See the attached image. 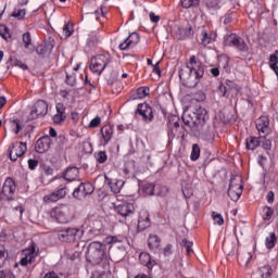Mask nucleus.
Returning a JSON list of instances; mask_svg holds the SVG:
<instances>
[{"label":"nucleus","instance_id":"1","mask_svg":"<svg viewBox=\"0 0 278 278\" xmlns=\"http://www.w3.org/2000/svg\"><path fill=\"white\" fill-rule=\"evenodd\" d=\"M207 121H210V114H207V110L202 106L187 110L182 114V123L191 127L192 131L195 136L200 137L201 140L210 142V140H214V134Z\"/></svg>","mask_w":278,"mask_h":278},{"label":"nucleus","instance_id":"2","mask_svg":"<svg viewBox=\"0 0 278 278\" xmlns=\"http://www.w3.org/2000/svg\"><path fill=\"white\" fill-rule=\"evenodd\" d=\"M179 79L186 88H197L203 75H205V68L203 64L197 60V56H191L189 63L180 67Z\"/></svg>","mask_w":278,"mask_h":278},{"label":"nucleus","instance_id":"3","mask_svg":"<svg viewBox=\"0 0 278 278\" xmlns=\"http://www.w3.org/2000/svg\"><path fill=\"white\" fill-rule=\"evenodd\" d=\"M87 260L90 264H101V262L108 260L105 247L99 241L91 242L87 251Z\"/></svg>","mask_w":278,"mask_h":278},{"label":"nucleus","instance_id":"4","mask_svg":"<svg viewBox=\"0 0 278 278\" xmlns=\"http://www.w3.org/2000/svg\"><path fill=\"white\" fill-rule=\"evenodd\" d=\"M112 55L110 53L98 54L91 59L89 68L91 73L96 75H101L105 71V67L111 64Z\"/></svg>","mask_w":278,"mask_h":278},{"label":"nucleus","instance_id":"5","mask_svg":"<svg viewBox=\"0 0 278 278\" xmlns=\"http://www.w3.org/2000/svg\"><path fill=\"white\" fill-rule=\"evenodd\" d=\"M51 216L52 218H55L58 223H62L63 225H66V223H71V218H73V214H71V206L66 204L56 206L51 212Z\"/></svg>","mask_w":278,"mask_h":278},{"label":"nucleus","instance_id":"6","mask_svg":"<svg viewBox=\"0 0 278 278\" xmlns=\"http://www.w3.org/2000/svg\"><path fill=\"white\" fill-rule=\"evenodd\" d=\"M226 47H235L238 49V51H241L242 53H248L249 46H247V42H244V39H242L240 36L236 34H230L225 39Z\"/></svg>","mask_w":278,"mask_h":278},{"label":"nucleus","instance_id":"7","mask_svg":"<svg viewBox=\"0 0 278 278\" xmlns=\"http://www.w3.org/2000/svg\"><path fill=\"white\" fill-rule=\"evenodd\" d=\"M14 192H16V184L12 178H8L0 191V201H12L14 199Z\"/></svg>","mask_w":278,"mask_h":278},{"label":"nucleus","instance_id":"8","mask_svg":"<svg viewBox=\"0 0 278 278\" xmlns=\"http://www.w3.org/2000/svg\"><path fill=\"white\" fill-rule=\"evenodd\" d=\"M49 112V104L45 100H38L31 108L29 119L36 121V118H40V116H47Z\"/></svg>","mask_w":278,"mask_h":278},{"label":"nucleus","instance_id":"9","mask_svg":"<svg viewBox=\"0 0 278 278\" xmlns=\"http://www.w3.org/2000/svg\"><path fill=\"white\" fill-rule=\"evenodd\" d=\"M27 152V143L15 141L12 147L9 148V157L11 162H16L18 157H23Z\"/></svg>","mask_w":278,"mask_h":278},{"label":"nucleus","instance_id":"10","mask_svg":"<svg viewBox=\"0 0 278 278\" xmlns=\"http://www.w3.org/2000/svg\"><path fill=\"white\" fill-rule=\"evenodd\" d=\"M23 257L20 261L21 266H27L28 264H34L36 262V257H38V252H36V243H31V245L22 252Z\"/></svg>","mask_w":278,"mask_h":278},{"label":"nucleus","instance_id":"11","mask_svg":"<svg viewBox=\"0 0 278 278\" xmlns=\"http://www.w3.org/2000/svg\"><path fill=\"white\" fill-rule=\"evenodd\" d=\"M135 114L141 116L144 123H151L153 121V109L148 103L138 104Z\"/></svg>","mask_w":278,"mask_h":278},{"label":"nucleus","instance_id":"12","mask_svg":"<svg viewBox=\"0 0 278 278\" xmlns=\"http://www.w3.org/2000/svg\"><path fill=\"white\" fill-rule=\"evenodd\" d=\"M140 42V35L137 33H131L123 42L119 43L121 51H129V49H134L136 45Z\"/></svg>","mask_w":278,"mask_h":278},{"label":"nucleus","instance_id":"13","mask_svg":"<svg viewBox=\"0 0 278 278\" xmlns=\"http://www.w3.org/2000/svg\"><path fill=\"white\" fill-rule=\"evenodd\" d=\"M92 192H94L92 184H80L79 187L74 190L73 197L74 199H81V197H88V194H92Z\"/></svg>","mask_w":278,"mask_h":278},{"label":"nucleus","instance_id":"14","mask_svg":"<svg viewBox=\"0 0 278 278\" xmlns=\"http://www.w3.org/2000/svg\"><path fill=\"white\" fill-rule=\"evenodd\" d=\"M270 119L268 116H261L256 119V129L260 136H268L270 134Z\"/></svg>","mask_w":278,"mask_h":278},{"label":"nucleus","instance_id":"15","mask_svg":"<svg viewBox=\"0 0 278 278\" xmlns=\"http://www.w3.org/2000/svg\"><path fill=\"white\" fill-rule=\"evenodd\" d=\"M77 228H66L58 232L59 240L61 242H75V236H77Z\"/></svg>","mask_w":278,"mask_h":278},{"label":"nucleus","instance_id":"16","mask_svg":"<svg viewBox=\"0 0 278 278\" xmlns=\"http://www.w3.org/2000/svg\"><path fill=\"white\" fill-rule=\"evenodd\" d=\"M115 212L123 216V218H127V216H131L136 212V206L134 203L124 202L115 207Z\"/></svg>","mask_w":278,"mask_h":278},{"label":"nucleus","instance_id":"17","mask_svg":"<svg viewBox=\"0 0 278 278\" xmlns=\"http://www.w3.org/2000/svg\"><path fill=\"white\" fill-rule=\"evenodd\" d=\"M51 149V138L49 136H43L39 138L36 142L35 150L37 153H47Z\"/></svg>","mask_w":278,"mask_h":278},{"label":"nucleus","instance_id":"18","mask_svg":"<svg viewBox=\"0 0 278 278\" xmlns=\"http://www.w3.org/2000/svg\"><path fill=\"white\" fill-rule=\"evenodd\" d=\"M174 34H176L178 40H186V38H190V36H194V30L190 25L187 27L175 26Z\"/></svg>","mask_w":278,"mask_h":278},{"label":"nucleus","instance_id":"19","mask_svg":"<svg viewBox=\"0 0 278 278\" xmlns=\"http://www.w3.org/2000/svg\"><path fill=\"white\" fill-rule=\"evenodd\" d=\"M233 179H230L227 194L231 201H238L242 197V185H233Z\"/></svg>","mask_w":278,"mask_h":278},{"label":"nucleus","instance_id":"20","mask_svg":"<svg viewBox=\"0 0 278 278\" xmlns=\"http://www.w3.org/2000/svg\"><path fill=\"white\" fill-rule=\"evenodd\" d=\"M216 31L214 30H206L205 27L202 28L201 30V45H203V47H207V45H212V42L216 41Z\"/></svg>","mask_w":278,"mask_h":278},{"label":"nucleus","instance_id":"21","mask_svg":"<svg viewBox=\"0 0 278 278\" xmlns=\"http://www.w3.org/2000/svg\"><path fill=\"white\" fill-rule=\"evenodd\" d=\"M149 227H151V217L147 211H141L138 219V229L144 231Z\"/></svg>","mask_w":278,"mask_h":278},{"label":"nucleus","instance_id":"22","mask_svg":"<svg viewBox=\"0 0 278 278\" xmlns=\"http://www.w3.org/2000/svg\"><path fill=\"white\" fill-rule=\"evenodd\" d=\"M79 179V168L77 167H70L63 174L64 184L66 181H77Z\"/></svg>","mask_w":278,"mask_h":278},{"label":"nucleus","instance_id":"23","mask_svg":"<svg viewBox=\"0 0 278 278\" xmlns=\"http://www.w3.org/2000/svg\"><path fill=\"white\" fill-rule=\"evenodd\" d=\"M105 179L108 181L111 192H113L114 194H118V192L123 190V186H125V181L123 180L110 179L108 177H105Z\"/></svg>","mask_w":278,"mask_h":278},{"label":"nucleus","instance_id":"24","mask_svg":"<svg viewBox=\"0 0 278 278\" xmlns=\"http://www.w3.org/2000/svg\"><path fill=\"white\" fill-rule=\"evenodd\" d=\"M101 135L104 141V144H108L110 140H112V137L114 136V126L112 125H105L101 128Z\"/></svg>","mask_w":278,"mask_h":278},{"label":"nucleus","instance_id":"25","mask_svg":"<svg viewBox=\"0 0 278 278\" xmlns=\"http://www.w3.org/2000/svg\"><path fill=\"white\" fill-rule=\"evenodd\" d=\"M58 186H59V189L54 191V193H56V197L59 198V200L64 199V197L68 194V188H66V182H64V179L60 178L58 180Z\"/></svg>","mask_w":278,"mask_h":278},{"label":"nucleus","instance_id":"26","mask_svg":"<svg viewBox=\"0 0 278 278\" xmlns=\"http://www.w3.org/2000/svg\"><path fill=\"white\" fill-rule=\"evenodd\" d=\"M9 127L12 131H14L16 135L22 131V129L25 128V125L23 124V121L16 118V119H9Z\"/></svg>","mask_w":278,"mask_h":278},{"label":"nucleus","instance_id":"27","mask_svg":"<svg viewBox=\"0 0 278 278\" xmlns=\"http://www.w3.org/2000/svg\"><path fill=\"white\" fill-rule=\"evenodd\" d=\"M160 244H162V240L160 239V237H157V235H150L148 239L149 249H151V251H155L160 247Z\"/></svg>","mask_w":278,"mask_h":278},{"label":"nucleus","instance_id":"28","mask_svg":"<svg viewBox=\"0 0 278 278\" xmlns=\"http://www.w3.org/2000/svg\"><path fill=\"white\" fill-rule=\"evenodd\" d=\"M52 49H53V46H51V43H42L37 47L36 51L38 55H41V58H45V55H49Z\"/></svg>","mask_w":278,"mask_h":278},{"label":"nucleus","instance_id":"29","mask_svg":"<svg viewBox=\"0 0 278 278\" xmlns=\"http://www.w3.org/2000/svg\"><path fill=\"white\" fill-rule=\"evenodd\" d=\"M277 244V235L275 232H269L265 239V247L268 250L275 249Z\"/></svg>","mask_w":278,"mask_h":278},{"label":"nucleus","instance_id":"30","mask_svg":"<svg viewBox=\"0 0 278 278\" xmlns=\"http://www.w3.org/2000/svg\"><path fill=\"white\" fill-rule=\"evenodd\" d=\"M245 147L249 151H255L257 147H260V138L257 137H249L245 140Z\"/></svg>","mask_w":278,"mask_h":278},{"label":"nucleus","instance_id":"31","mask_svg":"<svg viewBox=\"0 0 278 278\" xmlns=\"http://www.w3.org/2000/svg\"><path fill=\"white\" fill-rule=\"evenodd\" d=\"M226 86L230 90V92H233V94H236V96L240 92V90H242V87L233 80L227 79Z\"/></svg>","mask_w":278,"mask_h":278},{"label":"nucleus","instance_id":"32","mask_svg":"<svg viewBox=\"0 0 278 278\" xmlns=\"http://www.w3.org/2000/svg\"><path fill=\"white\" fill-rule=\"evenodd\" d=\"M260 140V147H262V149H265L266 151H269L270 147H273V143L270 142L269 139L266 138V136L261 135L258 137Z\"/></svg>","mask_w":278,"mask_h":278},{"label":"nucleus","instance_id":"33","mask_svg":"<svg viewBox=\"0 0 278 278\" xmlns=\"http://www.w3.org/2000/svg\"><path fill=\"white\" fill-rule=\"evenodd\" d=\"M201 156V148L199 147V144L194 143L192 146V151H191V160L192 162H197V160H199V157Z\"/></svg>","mask_w":278,"mask_h":278},{"label":"nucleus","instance_id":"34","mask_svg":"<svg viewBox=\"0 0 278 278\" xmlns=\"http://www.w3.org/2000/svg\"><path fill=\"white\" fill-rule=\"evenodd\" d=\"M27 14V11H25V9H15L11 16H13V18H18V21H23V18H25Z\"/></svg>","mask_w":278,"mask_h":278},{"label":"nucleus","instance_id":"35","mask_svg":"<svg viewBox=\"0 0 278 278\" xmlns=\"http://www.w3.org/2000/svg\"><path fill=\"white\" fill-rule=\"evenodd\" d=\"M150 92L149 87H140L137 89L135 99H144Z\"/></svg>","mask_w":278,"mask_h":278},{"label":"nucleus","instance_id":"36","mask_svg":"<svg viewBox=\"0 0 278 278\" xmlns=\"http://www.w3.org/2000/svg\"><path fill=\"white\" fill-rule=\"evenodd\" d=\"M260 273L263 278H268L270 277V275H273V267H270L269 265H265L260 268Z\"/></svg>","mask_w":278,"mask_h":278},{"label":"nucleus","instance_id":"37","mask_svg":"<svg viewBox=\"0 0 278 278\" xmlns=\"http://www.w3.org/2000/svg\"><path fill=\"white\" fill-rule=\"evenodd\" d=\"M155 190H156V187L153 184H151V182H147L143 186V192L146 194H149L150 197H152V194H155Z\"/></svg>","mask_w":278,"mask_h":278},{"label":"nucleus","instance_id":"38","mask_svg":"<svg viewBox=\"0 0 278 278\" xmlns=\"http://www.w3.org/2000/svg\"><path fill=\"white\" fill-rule=\"evenodd\" d=\"M45 203H55L59 200L58 194L54 192L43 195Z\"/></svg>","mask_w":278,"mask_h":278},{"label":"nucleus","instance_id":"39","mask_svg":"<svg viewBox=\"0 0 278 278\" xmlns=\"http://www.w3.org/2000/svg\"><path fill=\"white\" fill-rule=\"evenodd\" d=\"M154 194L157 197H166V194H168V187L162 185L156 186Z\"/></svg>","mask_w":278,"mask_h":278},{"label":"nucleus","instance_id":"40","mask_svg":"<svg viewBox=\"0 0 278 278\" xmlns=\"http://www.w3.org/2000/svg\"><path fill=\"white\" fill-rule=\"evenodd\" d=\"M199 1L200 0H182L181 5L185 9L197 8V5H199Z\"/></svg>","mask_w":278,"mask_h":278},{"label":"nucleus","instance_id":"41","mask_svg":"<svg viewBox=\"0 0 278 278\" xmlns=\"http://www.w3.org/2000/svg\"><path fill=\"white\" fill-rule=\"evenodd\" d=\"M206 8L208 10H220V2L218 0H208L206 1Z\"/></svg>","mask_w":278,"mask_h":278},{"label":"nucleus","instance_id":"42","mask_svg":"<svg viewBox=\"0 0 278 278\" xmlns=\"http://www.w3.org/2000/svg\"><path fill=\"white\" fill-rule=\"evenodd\" d=\"M212 216L215 225H225V219L220 213L213 212Z\"/></svg>","mask_w":278,"mask_h":278},{"label":"nucleus","instance_id":"43","mask_svg":"<svg viewBox=\"0 0 278 278\" xmlns=\"http://www.w3.org/2000/svg\"><path fill=\"white\" fill-rule=\"evenodd\" d=\"M275 212L273 211V208L268 207V206H265L263 208V219L264 220H270V218H273V214Z\"/></svg>","mask_w":278,"mask_h":278},{"label":"nucleus","instance_id":"44","mask_svg":"<svg viewBox=\"0 0 278 278\" xmlns=\"http://www.w3.org/2000/svg\"><path fill=\"white\" fill-rule=\"evenodd\" d=\"M96 157L99 164H105V162H108V154L105 153V151L98 152L96 154Z\"/></svg>","mask_w":278,"mask_h":278},{"label":"nucleus","instance_id":"45","mask_svg":"<svg viewBox=\"0 0 278 278\" xmlns=\"http://www.w3.org/2000/svg\"><path fill=\"white\" fill-rule=\"evenodd\" d=\"M7 255L8 252H5V248L2 244H0V268H3Z\"/></svg>","mask_w":278,"mask_h":278},{"label":"nucleus","instance_id":"46","mask_svg":"<svg viewBox=\"0 0 278 278\" xmlns=\"http://www.w3.org/2000/svg\"><path fill=\"white\" fill-rule=\"evenodd\" d=\"M181 244H182V247L186 248V251H187L188 255H190V253H192V247H193L194 243L192 241L187 240V239H182Z\"/></svg>","mask_w":278,"mask_h":278},{"label":"nucleus","instance_id":"47","mask_svg":"<svg viewBox=\"0 0 278 278\" xmlns=\"http://www.w3.org/2000/svg\"><path fill=\"white\" fill-rule=\"evenodd\" d=\"M22 40L24 42L25 49H29V46L31 45V35H29V33H25L22 37Z\"/></svg>","mask_w":278,"mask_h":278},{"label":"nucleus","instance_id":"48","mask_svg":"<svg viewBox=\"0 0 278 278\" xmlns=\"http://www.w3.org/2000/svg\"><path fill=\"white\" fill-rule=\"evenodd\" d=\"M0 36L4 40H8L10 38V33L7 26L4 25L0 26Z\"/></svg>","mask_w":278,"mask_h":278},{"label":"nucleus","instance_id":"49","mask_svg":"<svg viewBox=\"0 0 278 278\" xmlns=\"http://www.w3.org/2000/svg\"><path fill=\"white\" fill-rule=\"evenodd\" d=\"M278 64V51L269 56V67L277 66Z\"/></svg>","mask_w":278,"mask_h":278},{"label":"nucleus","instance_id":"50","mask_svg":"<svg viewBox=\"0 0 278 278\" xmlns=\"http://www.w3.org/2000/svg\"><path fill=\"white\" fill-rule=\"evenodd\" d=\"M64 121H66V115H62L60 113H56L53 116V123H55V125H60V123H64Z\"/></svg>","mask_w":278,"mask_h":278},{"label":"nucleus","instance_id":"51","mask_svg":"<svg viewBox=\"0 0 278 278\" xmlns=\"http://www.w3.org/2000/svg\"><path fill=\"white\" fill-rule=\"evenodd\" d=\"M63 34L66 38L73 36V26H71V24H65L63 27Z\"/></svg>","mask_w":278,"mask_h":278},{"label":"nucleus","instance_id":"52","mask_svg":"<svg viewBox=\"0 0 278 278\" xmlns=\"http://www.w3.org/2000/svg\"><path fill=\"white\" fill-rule=\"evenodd\" d=\"M218 94L220 97H229L228 92H227V86H225L224 84H219L218 86Z\"/></svg>","mask_w":278,"mask_h":278},{"label":"nucleus","instance_id":"53","mask_svg":"<svg viewBox=\"0 0 278 278\" xmlns=\"http://www.w3.org/2000/svg\"><path fill=\"white\" fill-rule=\"evenodd\" d=\"M56 114L66 115V106L63 103H56L55 105Z\"/></svg>","mask_w":278,"mask_h":278},{"label":"nucleus","instance_id":"54","mask_svg":"<svg viewBox=\"0 0 278 278\" xmlns=\"http://www.w3.org/2000/svg\"><path fill=\"white\" fill-rule=\"evenodd\" d=\"M101 125V117L97 116L96 118L91 119L89 123V127L94 129V127H99Z\"/></svg>","mask_w":278,"mask_h":278},{"label":"nucleus","instance_id":"55","mask_svg":"<svg viewBox=\"0 0 278 278\" xmlns=\"http://www.w3.org/2000/svg\"><path fill=\"white\" fill-rule=\"evenodd\" d=\"M28 168L30 170H36V168H38V160H34V159L28 160Z\"/></svg>","mask_w":278,"mask_h":278},{"label":"nucleus","instance_id":"56","mask_svg":"<svg viewBox=\"0 0 278 278\" xmlns=\"http://www.w3.org/2000/svg\"><path fill=\"white\" fill-rule=\"evenodd\" d=\"M116 242H121L117 237L109 236L105 238L106 244H116Z\"/></svg>","mask_w":278,"mask_h":278},{"label":"nucleus","instance_id":"57","mask_svg":"<svg viewBox=\"0 0 278 278\" xmlns=\"http://www.w3.org/2000/svg\"><path fill=\"white\" fill-rule=\"evenodd\" d=\"M163 254L168 257L169 255H173V244H167L164 250Z\"/></svg>","mask_w":278,"mask_h":278},{"label":"nucleus","instance_id":"58","mask_svg":"<svg viewBox=\"0 0 278 278\" xmlns=\"http://www.w3.org/2000/svg\"><path fill=\"white\" fill-rule=\"evenodd\" d=\"M139 258L140 260H142V258L147 260L146 266H148V268H151V256L149 254L142 253V254H140Z\"/></svg>","mask_w":278,"mask_h":278},{"label":"nucleus","instance_id":"59","mask_svg":"<svg viewBox=\"0 0 278 278\" xmlns=\"http://www.w3.org/2000/svg\"><path fill=\"white\" fill-rule=\"evenodd\" d=\"M151 23H160V15H156L154 12H150Z\"/></svg>","mask_w":278,"mask_h":278},{"label":"nucleus","instance_id":"60","mask_svg":"<svg viewBox=\"0 0 278 278\" xmlns=\"http://www.w3.org/2000/svg\"><path fill=\"white\" fill-rule=\"evenodd\" d=\"M91 278H110V276L106 273L99 274L96 271L91 275Z\"/></svg>","mask_w":278,"mask_h":278},{"label":"nucleus","instance_id":"61","mask_svg":"<svg viewBox=\"0 0 278 278\" xmlns=\"http://www.w3.org/2000/svg\"><path fill=\"white\" fill-rule=\"evenodd\" d=\"M266 200L268 203H275V193H273V191H269L266 195Z\"/></svg>","mask_w":278,"mask_h":278},{"label":"nucleus","instance_id":"62","mask_svg":"<svg viewBox=\"0 0 278 278\" xmlns=\"http://www.w3.org/2000/svg\"><path fill=\"white\" fill-rule=\"evenodd\" d=\"M153 66V73L159 75V77L162 75V71L160 70V62L155 63Z\"/></svg>","mask_w":278,"mask_h":278},{"label":"nucleus","instance_id":"63","mask_svg":"<svg viewBox=\"0 0 278 278\" xmlns=\"http://www.w3.org/2000/svg\"><path fill=\"white\" fill-rule=\"evenodd\" d=\"M45 278H60V276L55 274V271H49L46 274Z\"/></svg>","mask_w":278,"mask_h":278},{"label":"nucleus","instance_id":"64","mask_svg":"<svg viewBox=\"0 0 278 278\" xmlns=\"http://www.w3.org/2000/svg\"><path fill=\"white\" fill-rule=\"evenodd\" d=\"M0 278H13L12 274L0 271Z\"/></svg>","mask_w":278,"mask_h":278}]
</instances>
